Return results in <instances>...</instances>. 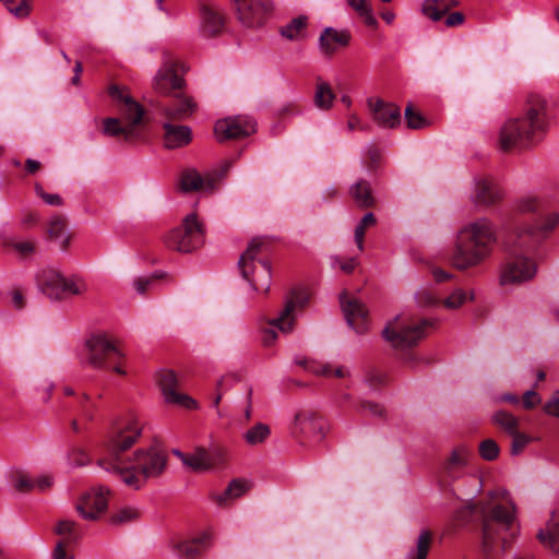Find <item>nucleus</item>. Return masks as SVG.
Instances as JSON below:
<instances>
[{
  "label": "nucleus",
  "mask_w": 559,
  "mask_h": 559,
  "mask_svg": "<svg viewBox=\"0 0 559 559\" xmlns=\"http://www.w3.org/2000/svg\"><path fill=\"white\" fill-rule=\"evenodd\" d=\"M497 241L496 228L490 219L481 217L466 224L457 234L451 255L452 265L465 271L481 264L490 258Z\"/></svg>",
  "instance_id": "3"
},
{
  "label": "nucleus",
  "mask_w": 559,
  "mask_h": 559,
  "mask_svg": "<svg viewBox=\"0 0 559 559\" xmlns=\"http://www.w3.org/2000/svg\"><path fill=\"white\" fill-rule=\"evenodd\" d=\"M88 402H90V396L87 394H83L82 395V401H81V404H82V412H83V416L87 419V420H92L93 419V406L92 405H88Z\"/></svg>",
  "instance_id": "62"
},
{
  "label": "nucleus",
  "mask_w": 559,
  "mask_h": 559,
  "mask_svg": "<svg viewBox=\"0 0 559 559\" xmlns=\"http://www.w3.org/2000/svg\"><path fill=\"white\" fill-rule=\"evenodd\" d=\"M205 181L195 170H188L182 174L180 187L185 192L198 191L204 188Z\"/></svg>",
  "instance_id": "40"
},
{
  "label": "nucleus",
  "mask_w": 559,
  "mask_h": 559,
  "mask_svg": "<svg viewBox=\"0 0 559 559\" xmlns=\"http://www.w3.org/2000/svg\"><path fill=\"white\" fill-rule=\"evenodd\" d=\"M142 433V427L135 417L117 421L105 442L104 455L97 464L120 476L121 480L133 489H140L148 478L158 477L166 468L167 456L157 448L139 449L132 456H126Z\"/></svg>",
  "instance_id": "1"
},
{
  "label": "nucleus",
  "mask_w": 559,
  "mask_h": 559,
  "mask_svg": "<svg viewBox=\"0 0 559 559\" xmlns=\"http://www.w3.org/2000/svg\"><path fill=\"white\" fill-rule=\"evenodd\" d=\"M185 66L179 60L166 59L153 80V87L160 95H173L185 86Z\"/></svg>",
  "instance_id": "14"
},
{
  "label": "nucleus",
  "mask_w": 559,
  "mask_h": 559,
  "mask_svg": "<svg viewBox=\"0 0 559 559\" xmlns=\"http://www.w3.org/2000/svg\"><path fill=\"white\" fill-rule=\"evenodd\" d=\"M377 223L376 216L373 213L369 212L364 215L358 225L355 228V242L359 251L364 250V239L366 229L374 226Z\"/></svg>",
  "instance_id": "44"
},
{
  "label": "nucleus",
  "mask_w": 559,
  "mask_h": 559,
  "mask_svg": "<svg viewBox=\"0 0 559 559\" xmlns=\"http://www.w3.org/2000/svg\"><path fill=\"white\" fill-rule=\"evenodd\" d=\"M512 442H511V454L512 455H519L526 445L532 441V438L527 435L520 432V430L515 431L514 435H511Z\"/></svg>",
  "instance_id": "50"
},
{
  "label": "nucleus",
  "mask_w": 559,
  "mask_h": 559,
  "mask_svg": "<svg viewBox=\"0 0 559 559\" xmlns=\"http://www.w3.org/2000/svg\"><path fill=\"white\" fill-rule=\"evenodd\" d=\"M547 129V102L538 94H530L522 114L510 118L501 127L500 147L504 152L527 148L539 141Z\"/></svg>",
  "instance_id": "2"
},
{
  "label": "nucleus",
  "mask_w": 559,
  "mask_h": 559,
  "mask_svg": "<svg viewBox=\"0 0 559 559\" xmlns=\"http://www.w3.org/2000/svg\"><path fill=\"white\" fill-rule=\"evenodd\" d=\"M467 299V295L462 289H455L448 298L443 300V306L448 309L461 307Z\"/></svg>",
  "instance_id": "51"
},
{
  "label": "nucleus",
  "mask_w": 559,
  "mask_h": 559,
  "mask_svg": "<svg viewBox=\"0 0 559 559\" xmlns=\"http://www.w3.org/2000/svg\"><path fill=\"white\" fill-rule=\"evenodd\" d=\"M55 532L56 534L63 536V539H61L60 542L64 543L66 548L73 545L79 539L76 524L75 522L70 520L59 521Z\"/></svg>",
  "instance_id": "38"
},
{
  "label": "nucleus",
  "mask_w": 559,
  "mask_h": 559,
  "mask_svg": "<svg viewBox=\"0 0 559 559\" xmlns=\"http://www.w3.org/2000/svg\"><path fill=\"white\" fill-rule=\"evenodd\" d=\"M240 23L247 27L262 26L271 14L270 0H234Z\"/></svg>",
  "instance_id": "16"
},
{
  "label": "nucleus",
  "mask_w": 559,
  "mask_h": 559,
  "mask_svg": "<svg viewBox=\"0 0 559 559\" xmlns=\"http://www.w3.org/2000/svg\"><path fill=\"white\" fill-rule=\"evenodd\" d=\"M35 191L37 195H39L45 201V203L49 205L61 206L63 204V200L59 194L47 193L44 191L41 186L37 185L35 187Z\"/></svg>",
  "instance_id": "56"
},
{
  "label": "nucleus",
  "mask_w": 559,
  "mask_h": 559,
  "mask_svg": "<svg viewBox=\"0 0 559 559\" xmlns=\"http://www.w3.org/2000/svg\"><path fill=\"white\" fill-rule=\"evenodd\" d=\"M416 299L421 307H435L440 304V300L429 290H421L416 295Z\"/></svg>",
  "instance_id": "53"
},
{
  "label": "nucleus",
  "mask_w": 559,
  "mask_h": 559,
  "mask_svg": "<svg viewBox=\"0 0 559 559\" xmlns=\"http://www.w3.org/2000/svg\"><path fill=\"white\" fill-rule=\"evenodd\" d=\"M520 533L513 502L496 503L481 511L480 550L490 559L502 552Z\"/></svg>",
  "instance_id": "4"
},
{
  "label": "nucleus",
  "mask_w": 559,
  "mask_h": 559,
  "mask_svg": "<svg viewBox=\"0 0 559 559\" xmlns=\"http://www.w3.org/2000/svg\"><path fill=\"white\" fill-rule=\"evenodd\" d=\"M459 4L457 0H425L421 5V12L425 16L437 22Z\"/></svg>",
  "instance_id": "31"
},
{
  "label": "nucleus",
  "mask_w": 559,
  "mask_h": 559,
  "mask_svg": "<svg viewBox=\"0 0 559 559\" xmlns=\"http://www.w3.org/2000/svg\"><path fill=\"white\" fill-rule=\"evenodd\" d=\"M255 122L248 117H229L218 120L214 133L218 142L243 139L255 132Z\"/></svg>",
  "instance_id": "17"
},
{
  "label": "nucleus",
  "mask_w": 559,
  "mask_h": 559,
  "mask_svg": "<svg viewBox=\"0 0 559 559\" xmlns=\"http://www.w3.org/2000/svg\"><path fill=\"white\" fill-rule=\"evenodd\" d=\"M225 450L218 447L211 449L197 448L185 459V465L193 471H206L217 467L225 462Z\"/></svg>",
  "instance_id": "22"
},
{
  "label": "nucleus",
  "mask_w": 559,
  "mask_h": 559,
  "mask_svg": "<svg viewBox=\"0 0 559 559\" xmlns=\"http://www.w3.org/2000/svg\"><path fill=\"white\" fill-rule=\"evenodd\" d=\"M52 557H53V559H72L73 558L72 555L67 554L63 542L57 543V545L53 549V552H52Z\"/></svg>",
  "instance_id": "61"
},
{
  "label": "nucleus",
  "mask_w": 559,
  "mask_h": 559,
  "mask_svg": "<svg viewBox=\"0 0 559 559\" xmlns=\"http://www.w3.org/2000/svg\"><path fill=\"white\" fill-rule=\"evenodd\" d=\"M7 9L17 17L27 16L29 13L28 0H0Z\"/></svg>",
  "instance_id": "49"
},
{
  "label": "nucleus",
  "mask_w": 559,
  "mask_h": 559,
  "mask_svg": "<svg viewBox=\"0 0 559 559\" xmlns=\"http://www.w3.org/2000/svg\"><path fill=\"white\" fill-rule=\"evenodd\" d=\"M349 193L360 209H368L374 205L376 200L371 187L365 179H360L354 183L350 187Z\"/></svg>",
  "instance_id": "32"
},
{
  "label": "nucleus",
  "mask_w": 559,
  "mask_h": 559,
  "mask_svg": "<svg viewBox=\"0 0 559 559\" xmlns=\"http://www.w3.org/2000/svg\"><path fill=\"white\" fill-rule=\"evenodd\" d=\"M13 248L21 254V255H28L34 252L35 246L32 241H20L15 242L13 245Z\"/></svg>",
  "instance_id": "59"
},
{
  "label": "nucleus",
  "mask_w": 559,
  "mask_h": 559,
  "mask_svg": "<svg viewBox=\"0 0 559 559\" xmlns=\"http://www.w3.org/2000/svg\"><path fill=\"white\" fill-rule=\"evenodd\" d=\"M348 5L353 8L361 17H364V21L366 25L368 26H376L377 20L374 19L372 14V9L367 2V0H346Z\"/></svg>",
  "instance_id": "45"
},
{
  "label": "nucleus",
  "mask_w": 559,
  "mask_h": 559,
  "mask_svg": "<svg viewBox=\"0 0 559 559\" xmlns=\"http://www.w3.org/2000/svg\"><path fill=\"white\" fill-rule=\"evenodd\" d=\"M67 219L62 215H55L48 224V236L52 240H59L62 250H66L70 243V236L66 234Z\"/></svg>",
  "instance_id": "34"
},
{
  "label": "nucleus",
  "mask_w": 559,
  "mask_h": 559,
  "mask_svg": "<svg viewBox=\"0 0 559 559\" xmlns=\"http://www.w3.org/2000/svg\"><path fill=\"white\" fill-rule=\"evenodd\" d=\"M108 495L109 489L104 486H99L94 488L92 491L84 493L80 502L76 504L78 512L85 520L94 521L98 519V516L107 509Z\"/></svg>",
  "instance_id": "20"
},
{
  "label": "nucleus",
  "mask_w": 559,
  "mask_h": 559,
  "mask_svg": "<svg viewBox=\"0 0 559 559\" xmlns=\"http://www.w3.org/2000/svg\"><path fill=\"white\" fill-rule=\"evenodd\" d=\"M250 488L246 479H233L222 493H213L212 500L219 507L227 506L229 501L243 496Z\"/></svg>",
  "instance_id": "30"
},
{
  "label": "nucleus",
  "mask_w": 559,
  "mask_h": 559,
  "mask_svg": "<svg viewBox=\"0 0 559 559\" xmlns=\"http://www.w3.org/2000/svg\"><path fill=\"white\" fill-rule=\"evenodd\" d=\"M502 247L507 258L500 270V284L518 285L532 281L537 273V263L530 257L537 250L521 245L512 231L504 236Z\"/></svg>",
  "instance_id": "6"
},
{
  "label": "nucleus",
  "mask_w": 559,
  "mask_h": 559,
  "mask_svg": "<svg viewBox=\"0 0 559 559\" xmlns=\"http://www.w3.org/2000/svg\"><path fill=\"white\" fill-rule=\"evenodd\" d=\"M108 94L126 119L127 123L122 126L119 118H106L103 121V134L106 136L123 135L127 142H134L139 140L140 132L136 127L144 116L143 107L129 94H126L124 90L119 85L111 84L108 87Z\"/></svg>",
  "instance_id": "7"
},
{
  "label": "nucleus",
  "mask_w": 559,
  "mask_h": 559,
  "mask_svg": "<svg viewBox=\"0 0 559 559\" xmlns=\"http://www.w3.org/2000/svg\"><path fill=\"white\" fill-rule=\"evenodd\" d=\"M35 487H37L40 491L46 490L52 485V478L48 475H44L38 477L35 481Z\"/></svg>",
  "instance_id": "64"
},
{
  "label": "nucleus",
  "mask_w": 559,
  "mask_h": 559,
  "mask_svg": "<svg viewBox=\"0 0 559 559\" xmlns=\"http://www.w3.org/2000/svg\"><path fill=\"white\" fill-rule=\"evenodd\" d=\"M165 276L166 273L162 271H156L150 276H140L133 281V287L139 294L144 295L157 280Z\"/></svg>",
  "instance_id": "47"
},
{
  "label": "nucleus",
  "mask_w": 559,
  "mask_h": 559,
  "mask_svg": "<svg viewBox=\"0 0 559 559\" xmlns=\"http://www.w3.org/2000/svg\"><path fill=\"white\" fill-rule=\"evenodd\" d=\"M352 35L347 29L325 27L319 37V48L323 56L332 57L338 49L347 47Z\"/></svg>",
  "instance_id": "25"
},
{
  "label": "nucleus",
  "mask_w": 559,
  "mask_h": 559,
  "mask_svg": "<svg viewBox=\"0 0 559 559\" xmlns=\"http://www.w3.org/2000/svg\"><path fill=\"white\" fill-rule=\"evenodd\" d=\"M515 212L536 216L533 224L516 225L512 230L518 236L519 242L528 248L537 250L559 226V213L548 212L547 202L537 197L526 195L519 199L515 203Z\"/></svg>",
  "instance_id": "5"
},
{
  "label": "nucleus",
  "mask_w": 559,
  "mask_h": 559,
  "mask_svg": "<svg viewBox=\"0 0 559 559\" xmlns=\"http://www.w3.org/2000/svg\"><path fill=\"white\" fill-rule=\"evenodd\" d=\"M432 543V534L429 531H421L415 550L409 554V559H427Z\"/></svg>",
  "instance_id": "42"
},
{
  "label": "nucleus",
  "mask_w": 559,
  "mask_h": 559,
  "mask_svg": "<svg viewBox=\"0 0 559 559\" xmlns=\"http://www.w3.org/2000/svg\"><path fill=\"white\" fill-rule=\"evenodd\" d=\"M140 518V511L133 507H123L110 515V523L114 525H124L136 521Z\"/></svg>",
  "instance_id": "41"
},
{
  "label": "nucleus",
  "mask_w": 559,
  "mask_h": 559,
  "mask_svg": "<svg viewBox=\"0 0 559 559\" xmlns=\"http://www.w3.org/2000/svg\"><path fill=\"white\" fill-rule=\"evenodd\" d=\"M39 289L51 299H63L70 296H82L88 289L80 277H64L55 270H44L37 275Z\"/></svg>",
  "instance_id": "11"
},
{
  "label": "nucleus",
  "mask_w": 559,
  "mask_h": 559,
  "mask_svg": "<svg viewBox=\"0 0 559 559\" xmlns=\"http://www.w3.org/2000/svg\"><path fill=\"white\" fill-rule=\"evenodd\" d=\"M538 540L559 556V520L552 516L537 534Z\"/></svg>",
  "instance_id": "33"
},
{
  "label": "nucleus",
  "mask_w": 559,
  "mask_h": 559,
  "mask_svg": "<svg viewBox=\"0 0 559 559\" xmlns=\"http://www.w3.org/2000/svg\"><path fill=\"white\" fill-rule=\"evenodd\" d=\"M360 408L362 411L369 412L371 415L377 416V417H382L384 415L383 406L376 402L362 401L360 403Z\"/></svg>",
  "instance_id": "57"
},
{
  "label": "nucleus",
  "mask_w": 559,
  "mask_h": 559,
  "mask_svg": "<svg viewBox=\"0 0 559 559\" xmlns=\"http://www.w3.org/2000/svg\"><path fill=\"white\" fill-rule=\"evenodd\" d=\"M367 157H368V162H367L368 168L376 169L381 162L382 155H381L380 150H378L377 147H370L368 150Z\"/></svg>",
  "instance_id": "58"
},
{
  "label": "nucleus",
  "mask_w": 559,
  "mask_h": 559,
  "mask_svg": "<svg viewBox=\"0 0 559 559\" xmlns=\"http://www.w3.org/2000/svg\"><path fill=\"white\" fill-rule=\"evenodd\" d=\"M469 451L465 445L456 447L443 465L445 480H454L461 476L462 468L466 465Z\"/></svg>",
  "instance_id": "29"
},
{
  "label": "nucleus",
  "mask_w": 559,
  "mask_h": 559,
  "mask_svg": "<svg viewBox=\"0 0 559 559\" xmlns=\"http://www.w3.org/2000/svg\"><path fill=\"white\" fill-rule=\"evenodd\" d=\"M269 243L265 239L257 237L248 245L240 255L238 267L242 277L248 281L257 292L266 293L271 286V264L267 261Z\"/></svg>",
  "instance_id": "8"
},
{
  "label": "nucleus",
  "mask_w": 559,
  "mask_h": 559,
  "mask_svg": "<svg viewBox=\"0 0 559 559\" xmlns=\"http://www.w3.org/2000/svg\"><path fill=\"white\" fill-rule=\"evenodd\" d=\"M270 435V427L265 424L258 423L245 432L243 438L248 444L257 445L264 442Z\"/></svg>",
  "instance_id": "39"
},
{
  "label": "nucleus",
  "mask_w": 559,
  "mask_h": 559,
  "mask_svg": "<svg viewBox=\"0 0 559 559\" xmlns=\"http://www.w3.org/2000/svg\"><path fill=\"white\" fill-rule=\"evenodd\" d=\"M164 142L167 148L174 150L188 145L192 141V131L188 126L174 124L167 120L164 124Z\"/></svg>",
  "instance_id": "27"
},
{
  "label": "nucleus",
  "mask_w": 559,
  "mask_h": 559,
  "mask_svg": "<svg viewBox=\"0 0 559 559\" xmlns=\"http://www.w3.org/2000/svg\"><path fill=\"white\" fill-rule=\"evenodd\" d=\"M542 402V399L539 394L535 390H528L523 394L522 399V406L525 409H533L537 405H539Z\"/></svg>",
  "instance_id": "55"
},
{
  "label": "nucleus",
  "mask_w": 559,
  "mask_h": 559,
  "mask_svg": "<svg viewBox=\"0 0 559 559\" xmlns=\"http://www.w3.org/2000/svg\"><path fill=\"white\" fill-rule=\"evenodd\" d=\"M503 195V190L495 178L489 176H477L474 178L471 200L476 206H493L502 201Z\"/></svg>",
  "instance_id": "18"
},
{
  "label": "nucleus",
  "mask_w": 559,
  "mask_h": 559,
  "mask_svg": "<svg viewBox=\"0 0 559 559\" xmlns=\"http://www.w3.org/2000/svg\"><path fill=\"white\" fill-rule=\"evenodd\" d=\"M499 445L492 439H486L479 444V454L486 461H493L499 456Z\"/></svg>",
  "instance_id": "48"
},
{
  "label": "nucleus",
  "mask_w": 559,
  "mask_h": 559,
  "mask_svg": "<svg viewBox=\"0 0 559 559\" xmlns=\"http://www.w3.org/2000/svg\"><path fill=\"white\" fill-rule=\"evenodd\" d=\"M290 435L300 445L320 442L325 435V421L313 411H299L290 426Z\"/></svg>",
  "instance_id": "13"
},
{
  "label": "nucleus",
  "mask_w": 559,
  "mask_h": 559,
  "mask_svg": "<svg viewBox=\"0 0 559 559\" xmlns=\"http://www.w3.org/2000/svg\"><path fill=\"white\" fill-rule=\"evenodd\" d=\"M157 383L167 403L179 405L188 409L195 407V401L192 397L177 392L178 378L173 370H160L157 374Z\"/></svg>",
  "instance_id": "21"
},
{
  "label": "nucleus",
  "mask_w": 559,
  "mask_h": 559,
  "mask_svg": "<svg viewBox=\"0 0 559 559\" xmlns=\"http://www.w3.org/2000/svg\"><path fill=\"white\" fill-rule=\"evenodd\" d=\"M14 488L20 492H27L35 488V484L27 475L19 472L14 476Z\"/></svg>",
  "instance_id": "52"
},
{
  "label": "nucleus",
  "mask_w": 559,
  "mask_h": 559,
  "mask_svg": "<svg viewBox=\"0 0 559 559\" xmlns=\"http://www.w3.org/2000/svg\"><path fill=\"white\" fill-rule=\"evenodd\" d=\"M307 24L308 17L306 15H299L293 19L287 25L281 27L280 33L289 40H299L306 36Z\"/></svg>",
  "instance_id": "36"
},
{
  "label": "nucleus",
  "mask_w": 559,
  "mask_h": 559,
  "mask_svg": "<svg viewBox=\"0 0 559 559\" xmlns=\"http://www.w3.org/2000/svg\"><path fill=\"white\" fill-rule=\"evenodd\" d=\"M169 104L160 106V114L169 121H180L189 118L197 109L195 102L185 94L177 92Z\"/></svg>",
  "instance_id": "24"
},
{
  "label": "nucleus",
  "mask_w": 559,
  "mask_h": 559,
  "mask_svg": "<svg viewBox=\"0 0 559 559\" xmlns=\"http://www.w3.org/2000/svg\"><path fill=\"white\" fill-rule=\"evenodd\" d=\"M306 301V298L298 292H293L292 297L286 301L283 311L280 313L277 318L270 320V329L264 330L263 332V344L265 346H270L277 337L276 330L282 333H290L294 329L295 318L294 312L297 306H302Z\"/></svg>",
  "instance_id": "15"
},
{
  "label": "nucleus",
  "mask_w": 559,
  "mask_h": 559,
  "mask_svg": "<svg viewBox=\"0 0 559 559\" xmlns=\"http://www.w3.org/2000/svg\"><path fill=\"white\" fill-rule=\"evenodd\" d=\"M204 238V225L191 213L183 218L180 226L165 235L164 242L171 250L189 253L202 247Z\"/></svg>",
  "instance_id": "10"
},
{
  "label": "nucleus",
  "mask_w": 559,
  "mask_h": 559,
  "mask_svg": "<svg viewBox=\"0 0 559 559\" xmlns=\"http://www.w3.org/2000/svg\"><path fill=\"white\" fill-rule=\"evenodd\" d=\"M341 305L347 324L358 334L366 333L369 328V321L368 309L366 308L365 304L356 298L345 300L344 295H342Z\"/></svg>",
  "instance_id": "23"
},
{
  "label": "nucleus",
  "mask_w": 559,
  "mask_h": 559,
  "mask_svg": "<svg viewBox=\"0 0 559 559\" xmlns=\"http://www.w3.org/2000/svg\"><path fill=\"white\" fill-rule=\"evenodd\" d=\"M543 409L547 415L559 418V391H556L551 394L549 400L545 403Z\"/></svg>",
  "instance_id": "54"
},
{
  "label": "nucleus",
  "mask_w": 559,
  "mask_h": 559,
  "mask_svg": "<svg viewBox=\"0 0 559 559\" xmlns=\"http://www.w3.org/2000/svg\"><path fill=\"white\" fill-rule=\"evenodd\" d=\"M335 94L329 83L318 79L316 84V92L313 103L320 110H330L333 107Z\"/></svg>",
  "instance_id": "35"
},
{
  "label": "nucleus",
  "mask_w": 559,
  "mask_h": 559,
  "mask_svg": "<svg viewBox=\"0 0 559 559\" xmlns=\"http://www.w3.org/2000/svg\"><path fill=\"white\" fill-rule=\"evenodd\" d=\"M202 33L207 37L219 34L224 27V15L218 8L203 5L201 10Z\"/></svg>",
  "instance_id": "28"
},
{
  "label": "nucleus",
  "mask_w": 559,
  "mask_h": 559,
  "mask_svg": "<svg viewBox=\"0 0 559 559\" xmlns=\"http://www.w3.org/2000/svg\"><path fill=\"white\" fill-rule=\"evenodd\" d=\"M298 364L304 366L306 369H309L310 371H312L317 374H320V376H324V377L335 376L337 378H344L346 376V371L344 370L343 367H337L334 370H332V367L330 365H322V366L316 367L314 365L310 366L309 362L306 360L299 361Z\"/></svg>",
  "instance_id": "46"
},
{
  "label": "nucleus",
  "mask_w": 559,
  "mask_h": 559,
  "mask_svg": "<svg viewBox=\"0 0 559 559\" xmlns=\"http://www.w3.org/2000/svg\"><path fill=\"white\" fill-rule=\"evenodd\" d=\"M70 459L72 460L73 464L78 466H82L87 462L86 454L82 450H73Z\"/></svg>",
  "instance_id": "63"
},
{
  "label": "nucleus",
  "mask_w": 559,
  "mask_h": 559,
  "mask_svg": "<svg viewBox=\"0 0 559 559\" xmlns=\"http://www.w3.org/2000/svg\"><path fill=\"white\" fill-rule=\"evenodd\" d=\"M404 115L408 129L420 130L429 126L428 119L419 111L415 110L412 104L406 106Z\"/></svg>",
  "instance_id": "43"
},
{
  "label": "nucleus",
  "mask_w": 559,
  "mask_h": 559,
  "mask_svg": "<svg viewBox=\"0 0 559 559\" xmlns=\"http://www.w3.org/2000/svg\"><path fill=\"white\" fill-rule=\"evenodd\" d=\"M465 16L461 12H452L450 13L444 23L448 27H455L462 25L464 23Z\"/></svg>",
  "instance_id": "60"
},
{
  "label": "nucleus",
  "mask_w": 559,
  "mask_h": 559,
  "mask_svg": "<svg viewBox=\"0 0 559 559\" xmlns=\"http://www.w3.org/2000/svg\"><path fill=\"white\" fill-rule=\"evenodd\" d=\"M492 423L501 428L509 436L519 430V418L506 411H497L492 415Z\"/></svg>",
  "instance_id": "37"
},
{
  "label": "nucleus",
  "mask_w": 559,
  "mask_h": 559,
  "mask_svg": "<svg viewBox=\"0 0 559 559\" xmlns=\"http://www.w3.org/2000/svg\"><path fill=\"white\" fill-rule=\"evenodd\" d=\"M210 546V534L204 533L191 540L173 543V550L180 559H197Z\"/></svg>",
  "instance_id": "26"
},
{
  "label": "nucleus",
  "mask_w": 559,
  "mask_h": 559,
  "mask_svg": "<svg viewBox=\"0 0 559 559\" xmlns=\"http://www.w3.org/2000/svg\"><path fill=\"white\" fill-rule=\"evenodd\" d=\"M367 107L372 121L383 129H395L401 123V109L394 103L370 97Z\"/></svg>",
  "instance_id": "19"
},
{
  "label": "nucleus",
  "mask_w": 559,
  "mask_h": 559,
  "mask_svg": "<svg viewBox=\"0 0 559 559\" xmlns=\"http://www.w3.org/2000/svg\"><path fill=\"white\" fill-rule=\"evenodd\" d=\"M399 320L400 317H395L382 331L384 340L399 349H406L417 345L425 336V330L435 326L437 323V321L431 319H423L416 324H399Z\"/></svg>",
  "instance_id": "12"
},
{
  "label": "nucleus",
  "mask_w": 559,
  "mask_h": 559,
  "mask_svg": "<svg viewBox=\"0 0 559 559\" xmlns=\"http://www.w3.org/2000/svg\"><path fill=\"white\" fill-rule=\"evenodd\" d=\"M84 364L95 369H111L118 374H126L121 367L123 354L105 334H94L85 341Z\"/></svg>",
  "instance_id": "9"
}]
</instances>
